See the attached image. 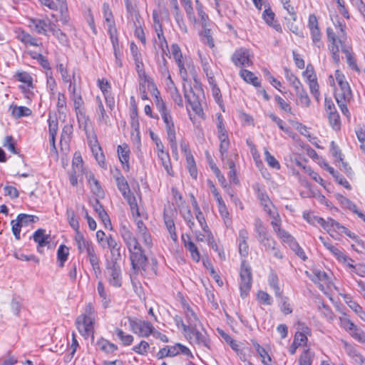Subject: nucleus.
<instances>
[{
	"instance_id": "55",
	"label": "nucleus",
	"mask_w": 365,
	"mask_h": 365,
	"mask_svg": "<svg viewBox=\"0 0 365 365\" xmlns=\"http://www.w3.org/2000/svg\"><path fill=\"white\" fill-rule=\"evenodd\" d=\"M220 140V153L222 155L225 156V153L228 151L230 145L228 133L223 134L217 136Z\"/></svg>"
},
{
	"instance_id": "31",
	"label": "nucleus",
	"mask_w": 365,
	"mask_h": 365,
	"mask_svg": "<svg viewBox=\"0 0 365 365\" xmlns=\"http://www.w3.org/2000/svg\"><path fill=\"white\" fill-rule=\"evenodd\" d=\"M158 9H154L153 11V20L154 21V14H157V16L158 17V19L160 20V22H161L163 20L169 21L170 20V16H169V11L168 9L166 8L163 0H158Z\"/></svg>"
},
{
	"instance_id": "45",
	"label": "nucleus",
	"mask_w": 365,
	"mask_h": 365,
	"mask_svg": "<svg viewBox=\"0 0 365 365\" xmlns=\"http://www.w3.org/2000/svg\"><path fill=\"white\" fill-rule=\"evenodd\" d=\"M314 354L309 349H306L299 356L298 363L299 365H312Z\"/></svg>"
},
{
	"instance_id": "32",
	"label": "nucleus",
	"mask_w": 365,
	"mask_h": 365,
	"mask_svg": "<svg viewBox=\"0 0 365 365\" xmlns=\"http://www.w3.org/2000/svg\"><path fill=\"white\" fill-rule=\"evenodd\" d=\"M9 110L11 111V115L15 118L29 116L32 113L31 110L28 107L18 106L16 105H11L9 106Z\"/></svg>"
},
{
	"instance_id": "48",
	"label": "nucleus",
	"mask_w": 365,
	"mask_h": 365,
	"mask_svg": "<svg viewBox=\"0 0 365 365\" xmlns=\"http://www.w3.org/2000/svg\"><path fill=\"white\" fill-rule=\"evenodd\" d=\"M114 333L118 337V339L120 340V341L123 346L130 345L134 340V338L132 335L125 334L120 329L116 328L114 331Z\"/></svg>"
},
{
	"instance_id": "21",
	"label": "nucleus",
	"mask_w": 365,
	"mask_h": 365,
	"mask_svg": "<svg viewBox=\"0 0 365 365\" xmlns=\"http://www.w3.org/2000/svg\"><path fill=\"white\" fill-rule=\"evenodd\" d=\"M181 238L185 247L190 252L192 259L195 262H199L200 252L195 243L191 240L190 235L182 234Z\"/></svg>"
},
{
	"instance_id": "53",
	"label": "nucleus",
	"mask_w": 365,
	"mask_h": 365,
	"mask_svg": "<svg viewBox=\"0 0 365 365\" xmlns=\"http://www.w3.org/2000/svg\"><path fill=\"white\" fill-rule=\"evenodd\" d=\"M97 345L100 349L107 353H112L118 349L117 345L110 343L104 339H100L98 341Z\"/></svg>"
},
{
	"instance_id": "60",
	"label": "nucleus",
	"mask_w": 365,
	"mask_h": 365,
	"mask_svg": "<svg viewBox=\"0 0 365 365\" xmlns=\"http://www.w3.org/2000/svg\"><path fill=\"white\" fill-rule=\"evenodd\" d=\"M342 52L346 54V61L349 66L355 71H359V68L357 66L356 62L353 54L350 52L349 48L347 46H342Z\"/></svg>"
},
{
	"instance_id": "54",
	"label": "nucleus",
	"mask_w": 365,
	"mask_h": 365,
	"mask_svg": "<svg viewBox=\"0 0 365 365\" xmlns=\"http://www.w3.org/2000/svg\"><path fill=\"white\" fill-rule=\"evenodd\" d=\"M277 236L284 242L287 244L289 246L295 241L294 237L290 235L288 232H287L285 230L282 229V227L280 229H278L277 231L275 232Z\"/></svg>"
},
{
	"instance_id": "6",
	"label": "nucleus",
	"mask_w": 365,
	"mask_h": 365,
	"mask_svg": "<svg viewBox=\"0 0 365 365\" xmlns=\"http://www.w3.org/2000/svg\"><path fill=\"white\" fill-rule=\"evenodd\" d=\"M105 274L110 285L114 287H120L122 286V271L118 262L110 261L108 262Z\"/></svg>"
},
{
	"instance_id": "56",
	"label": "nucleus",
	"mask_w": 365,
	"mask_h": 365,
	"mask_svg": "<svg viewBox=\"0 0 365 365\" xmlns=\"http://www.w3.org/2000/svg\"><path fill=\"white\" fill-rule=\"evenodd\" d=\"M150 349V344L148 341L142 340L138 344L133 346L132 350L138 354L146 356Z\"/></svg>"
},
{
	"instance_id": "10",
	"label": "nucleus",
	"mask_w": 365,
	"mask_h": 365,
	"mask_svg": "<svg viewBox=\"0 0 365 365\" xmlns=\"http://www.w3.org/2000/svg\"><path fill=\"white\" fill-rule=\"evenodd\" d=\"M345 27L346 26L344 24L339 23V24L336 26V29L339 30L337 35L331 28L329 27L327 29V38L328 41L330 43L329 46L335 45L338 49H339L340 47L341 51L342 46H346L345 45V41L346 40Z\"/></svg>"
},
{
	"instance_id": "24",
	"label": "nucleus",
	"mask_w": 365,
	"mask_h": 365,
	"mask_svg": "<svg viewBox=\"0 0 365 365\" xmlns=\"http://www.w3.org/2000/svg\"><path fill=\"white\" fill-rule=\"evenodd\" d=\"M120 234L128 249L138 243V240L133 235V232L125 225H121L120 229Z\"/></svg>"
},
{
	"instance_id": "40",
	"label": "nucleus",
	"mask_w": 365,
	"mask_h": 365,
	"mask_svg": "<svg viewBox=\"0 0 365 365\" xmlns=\"http://www.w3.org/2000/svg\"><path fill=\"white\" fill-rule=\"evenodd\" d=\"M158 157L160 160L161 164L163 166L165 170L167 172V173L170 176H173L174 173L172 168L169 154L167 152L161 153V154L158 155Z\"/></svg>"
},
{
	"instance_id": "36",
	"label": "nucleus",
	"mask_w": 365,
	"mask_h": 365,
	"mask_svg": "<svg viewBox=\"0 0 365 365\" xmlns=\"http://www.w3.org/2000/svg\"><path fill=\"white\" fill-rule=\"evenodd\" d=\"M164 222L168 232H169L171 239L176 242L178 241V235L175 230V225L171 217L164 213Z\"/></svg>"
},
{
	"instance_id": "35",
	"label": "nucleus",
	"mask_w": 365,
	"mask_h": 365,
	"mask_svg": "<svg viewBox=\"0 0 365 365\" xmlns=\"http://www.w3.org/2000/svg\"><path fill=\"white\" fill-rule=\"evenodd\" d=\"M134 61L135 70L140 81V89L141 90V87L143 86V83L148 82V79L144 69V65L142 58L138 60L136 59Z\"/></svg>"
},
{
	"instance_id": "19",
	"label": "nucleus",
	"mask_w": 365,
	"mask_h": 365,
	"mask_svg": "<svg viewBox=\"0 0 365 365\" xmlns=\"http://www.w3.org/2000/svg\"><path fill=\"white\" fill-rule=\"evenodd\" d=\"M33 239L38 244L37 251L39 253L43 252V248L48 245L51 242L50 235L46 234V230L38 229L33 234Z\"/></svg>"
},
{
	"instance_id": "23",
	"label": "nucleus",
	"mask_w": 365,
	"mask_h": 365,
	"mask_svg": "<svg viewBox=\"0 0 365 365\" xmlns=\"http://www.w3.org/2000/svg\"><path fill=\"white\" fill-rule=\"evenodd\" d=\"M107 245L110 250L111 261L118 262L121 259L120 246L112 235L106 237Z\"/></svg>"
},
{
	"instance_id": "11",
	"label": "nucleus",
	"mask_w": 365,
	"mask_h": 365,
	"mask_svg": "<svg viewBox=\"0 0 365 365\" xmlns=\"http://www.w3.org/2000/svg\"><path fill=\"white\" fill-rule=\"evenodd\" d=\"M29 26L36 33L48 36V32L53 29L54 24L47 17L44 18H29Z\"/></svg>"
},
{
	"instance_id": "64",
	"label": "nucleus",
	"mask_w": 365,
	"mask_h": 365,
	"mask_svg": "<svg viewBox=\"0 0 365 365\" xmlns=\"http://www.w3.org/2000/svg\"><path fill=\"white\" fill-rule=\"evenodd\" d=\"M348 332L356 340L361 343H365V333L356 325H354V327Z\"/></svg>"
},
{
	"instance_id": "39",
	"label": "nucleus",
	"mask_w": 365,
	"mask_h": 365,
	"mask_svg": "<svg viewBox=\"0 0 365 365\" xmlns=\"http://www.w3.org/2000/svg\"><path fill=\"white\" fill-rule=\"evenodd\" d=\"M153 96H154V102L155 103V106L158 110L160 112V115L165 113L168 112L165 103L164 101L160 96V92L156 87L153 85Z\"/></svg>"
},
{
	"instance_id": "52",
	"label": "nucleus",
	"mask_w": 365,
	"mask_h": 365,
	"mask_svg": "<svg viewBox=\"0 0 365 365\" xmlns=\"http://www.w3.org/2000/svg\"><path fill=\"white\" fill-rule=\"evenodd\" d=\"M164 54L163 53V61H162V63L160 64L159 66V71L161 73V75L166 78V79L169 81V83H168V86H169V83L170 85H173V81L171 78V76H170V72H169V69H168V61L164 57Z\"/></svg>"
},
{
	"instance_id": "26",
	"label": "nucleus",
	"mask_w": 365,
	"mask_h": 365,
	"mask_svg": "<svg viewBox=\"0 0 365 365\" xmlns=\"http://www.w3.org/2000/svg\"><path fill=\"white\" fill-rule=\"evenodd\" d=\"M319 240L322 242L324 246L338 260H344V262L348 260V256L344 254L340 250L331 245L329 241H327L325 238L320 236Z\"/></svg>"
},
{
	"instance_id": "44",
	"label": "nucleus",
	"mask_w": 365,
	"mask_h": 365,
	"mask_svg": "<svg viewBox=\"0 0 365 365\" xmlns=\"http://www.w3.org/2000/svg\"><path fill=\"white\" fill-rule=\"evenodd\" d=\"M296 95L299 99V101L301 104L305 107H309L310 106V98L304 88L303 86L298 87L297 88L294 89Z\"/></svg>"
},
{
	"instance_id": "25",
	"label": "nucleus",
	"mask_w": 365,
	"mask_h": 365,
	"mask_svg": "<svg viewBox=\"0 0 365 365\" xmlns=\"http://www.w3.org/2000/svg\"><path fill=\"white\" fill-rule=\"evenodd\" d=\"M170 357H174L179 354H182L185 356L193 358V355L190 350L185 346L180 343H177L173 346H167Z\"/></svg>"
},
{
	"instance_id": "18",
	"label": "nucleus",
	"mask_w": 365,
	"mask_h": 365,
	"mask_svg": "<svg viewBox=\"0 0 365 365\" xmlns=\"http://www.w3.org/2000/svg\"><path fill=\"white\" fill-rule=\"evenodd\" d=\"M249 239V232L245 228L239 230L237 237L238 250L240 256L246 257L249 254V245L247 240Z\"/></svg>"
},
{
	"instance_id": "57",
	"label": "nucleus",
	"mask_w": 365,
	"mask_h": 365,
	"mask_svg": "<svg viewBox=\"0 0 365 365\" xmlns=\"http://www.w3.org/2000/svg\"><path fill=\"white\" fill-rule=\"evenodd\" d=\"M17 221L23 226H27L29 223L36 222L38 220V217L34 215H26V214H19L16 217Z\"/></svg>"
},
{
	"instance_id": "41",
	"label": "nucleus",
	"mask_w": 365,
	"mask_h": 365,
	"mask_svg": "<svg viewBox=\"0 0 365 365\" xmlns=\"http://www.w3.org/2000/svg\"><path fill=\"white\" fill-rule=\"evenodd\" d=\"M268 282L270 287L274 289L275 296L281 297L282 292L279 285V279L277 274L273 272H270L268 277Z\"/></svg>"
},
{
	"instance_id": "38",
	"label": "nucleus",
	"mask_w": 365,
	"mask_h": 365,
	"mask_svg": "<svg viewBox=\"0 0 365 365\" xmlns=\"http://www.w3.org/2000/svg\"><path fill=\"white\" fill-rule=\"evenodd\" d=\"M345 302L361 320L365 322V311L358 303L352 300L351 297H345Z\"/></svg>"
},
{
	"instance_id": "17",
	"label": "nucleus",
	"mask_w": 365,
	"mask_h": 365,
	"mask_svg": "<svg viewBox=\"0 0 365 365\" xmlns=\"http://www.w3.org/2000/svg\"><path fill=\"white\" fill-rule=\"evenodd\" d=\"M185 98L193 112L200 115L202 113V108L199 97L194 93L192 88L187 91L185 88Z\"/></svg>"
},
{
	"instance_id": "29",
	"label": "nucleus",
	"mask_w": 365,
	"mask_h": 365,
	"mask_svg": "<svg viewBox=\"0 0 365 365\" xmlns=\"http://www.w3.org/2000/svg\"><path fill=\"white\" fill-rule=\"evenodd\" d=\"M262 17L265 22L273 29H274L278 32H282V29L280 24L275 20V14L270 9H267L264 11L262 14Z\"/></svg>"
},
{
	"instance_id": "12",
	"label": "nucleus",
	"mask_w": 365,
	"mask_h": 365,
	"mask_svg": "<svg viewBox=\"0 0 365 365\" xmlns=\"http://www.w3.org/2000/svg\"><path fill=\"white\" fill-rule=\"evenodd\" d=\"M153 28L157 36V38L154 39V43L158 46L159 48L162 50L163 53L168 55L167 51H168V44L164 36L162 23L160 22L156 14H154Z\"/></svg>"
},
{
	"instance_id": "34",
	"label": "nucleus",
	"mask_w": 365,
	"mask_h": 365,
	"mask_svg": "<svg viewBox=\"0 0 365 365\" xmlns=\"http://www.w3.org/2000/svg\"><path fill=\"white\" fill-rule=\"evenodd\" d=\"M240 76L247 83H250L255 87L260 86V82L258 81V78L255 76L252 72L247 69H241Z\"/></svg>"
},
{
	"instance_id": "7",
	"label": "nucleus",
	"mask_w": 365,
	"mask_h": 365,
	"mask_svg": "<svg viewBox=\"0 0 365 365\" xmlns=\"http://www.w3.org/2000/svg\"><path fill=\"white\" fill-rule=\"evenodd\" d=\"M240 281L239 283L240 295L242 298H245L252 287V277L251 268L247 265L245 261L242 262L240 268Z\"/></svg>"
},
{
	"instance_id": "61",
	"label": "nucleus",
	"mask_w": 365,
	"mask_h": 365,
	"mask_svg": "<svg viewBox=\"0 0 365 365\" xmlns=\"http://www.w3.org/2000/svg\"><path fill=\"white\" fill-rule=\"evenodd\" d=\"M171 55L173 56L177 64L184 63L182 53L178 44L173 43L171 45Z\"/></svg>"
},
{
	"instance_id": "46",
	"label": "nucleus",
	"mask_w": 365,
	"mask_h": 365,
	"mask_svg": "<svg viewBox=\"0 0 365 365\" xmlns=\"http://www.w3.org/2000/svg\"><path fill=\"white\" fill-rule=\"evenodd\" d=\"M97 291L98 295L102 299L101 302L103 303V306L105 308L108 307L110 303V299L109 296L107 294L104 284L101 281H99L98 282Z\"/></svg>"
},
{
	"instance_id": "30",
	"label": "nucleus",
	"mask_w": 365,
	"mask_h": 365,
	"mask_svg": "<svg viewBox=\"0 0 365 365\" xmlns=\"http://www.w3.org/2000/svg\"><path fill=\"white\" fill-rule=\"evenodd\" d=\"M97 108L96 113L98 115L97 120L100 123L108 125L110 123V118L106 113L103 104L100 97L96 98Z\"/></svg>"
},
{
	"instance_id": "50",
	"label": "nucleus",
	"mask_w": 365,
	"mask_h": 365,
	"mask_svg": "<svg viewBox=\"0 0 365 365\" xmlns=\"http://www.w3.org/2000/svg\"><path fill=\"white\" fill-rule=\"evenodd\" d=\"M68 255V248L64 245H61L57 250V258L58 260L60 262V267H63L64 266V263L67 260Z\"/></svg>"
},
{
	"instance_id": "49",
	"label": "nucleus",
	"mask_w": 365,
	"mask_h": 365,
	"mask_svg": "<svg viewBox=\"0 0 365 365\" xmlns=\"http://www.w3.org/2000/svg\"><path fill=\"white\" fill-rule=\"evenodd\" d=\"M284 71L285 78L294 89H296L302 85L299 79L289 68H285Z\"/></svg>"
},
{
	"instance_id": "51",
	"label": "nucleus",
	"mask_w": 365,
	"mask_h": 365,
	"mask_svg": "<svg viewBox=\"0 0 365 365\" xmlns=\"http://www.w3.org/2000/svg\"><path fill=\"white\" fill-rule=\"evenodd\" d=\"M92 152L95 156V158L99 165L102 168H106V161H105V156L101 150V148L99 145H95L92 147Z\"/></svg>"
},
{
	"instance_id": "2",
	"label": "nucleus",
	"mask_w": 365,
	"mask_h": 365,
	"mask_svg": "<svg viewBox=\"0 0 365 365\" xmlns=\"http://www.w3.org/2000/svg\"><path fill=\"white\" fill-rule=\"evenodd\" d=\"M115 181L118 189L130 205L133 215L140 217V214L136 198L131 192L128 181L122 175L115 177Z\"/></svg>"
},
{
	"instance_id": "42",
	"label": "nucleus",
	"mask_w": 365,
	"mask_h": 365,
	"mask_svg": "<svg viewBox=\"0 0 365 365\" xmlns=\"http://www.w3.org/2000/svg\"><path fill=\"white\" fill-rule=\"evenodd\" d=\"M66 217L70 226L76 231V233L81 232L79 231V222L78 219L76 217L74 210L68 207L66 210Z\"/></svg>"
},
{
	"instance_id": "8",
	"label": "nucleus",
	"mask_w": 365,
	"mask_h": 365,
	"mask_svg": "<svg viewBox=\"0 0 365 365\" xmlns=\"http://www.w3.org/2000/svg\"><path fill=\"white\" fill-rule=\"evenodd\" d=\"M128 321L130 330L138 336L147 338L153 332L154 327L148 321L132 318Z\"/></svg>"
},
{
	"instance_id": "16",
	"label": "nucleus",
	"mask_w": 365,
	"mask_h": 365,
	"mask_svg": "<svg viewBox=\"0 0 365 365\" xmlns=\"http://www.w3.org/2000/svg\"><path fill=\"white\" fill-rule=\"evenodd\" d=\"M303 218L311 225L318 224L321 225L327 232L331 234V222H333V219L328 218L327 220H325L322 217L315 216L309 212H303Z\"/></svg>"
},
{
	"instance_id": "59",
	"label": "nucleus",
	"mask_w": 365,
	"mask_h": 365,
	"mask_svg": "<svg viewBox=\"0 0 365 365\" xmlns=\"http://www.w3.org/2000/svg\"><path fill=\"white\" fill-rule=\"evenodd\" d=\"M220 158L229 168H235V163L238 159V155L237 153H232L228 155L227 151L225 153V156L220 154Z\"/></svg>"
},
{
	"instance_id": "63",
	"label": "nucleus",
	"mask_w": 365,
	"mask_h": 365,
	"mask_svg": "<svg viewBox=\"0 0 365 365\" xmlns=\"http://www.w3.org/2000/svg\"><path fill=\"white\" fill-rule=\"evenodd\" d=\"M264 160L272 168L279 170L280 164L278 160L269 152L267 149L264 150Z\"/></svg>"
},
{
	"instance_id": "62",
	"label": "nucleus",
	"mask_w": 365,
	"mask_h": 365,
	"mask_svg": "<svg viewBox=\"0 0 365 365\" xmlns=\"http://www.w3.org/2000/svg\"><path fill=\"white\" fill-rule=\"evenodd\" d=\"M103 14L106 24L112 25L115 21L113 13L110 9L109 4L106 2L103 4Z\"/></svg>"
},
{
	"instance_id": "1",
	"label": "nucleus",
	"mask_w": 365,
	"mask_h": 365,
	"mask_svg": "<svg viewBox=\"0 0 365 365\" xmlns=\"http://www.w3.org/2000/svg\"><path fill=\"white\" fill-rule=\"evenodd\" d=\"M74 243L77 247L78 253L86 255V258L88 259L96 276L98 277L101 273L100 258L93 242L86 238L81 232H78L75 234Z\"/></svg>"
},
{
	"instance_id": "37",
	"label": "nucleus",
	"mask_w": 365,
	"mask_h": 365,
	"mask_svg": "<svg viewBox=\"0 0 365 365\" xmlns=\"http://www.w3.org/2000/svg\"><path fill=\"white\" fill-rule=\"evenodd\" d=\"M87 178L92 192L97 196H103L104 194L103 190L101 188L98 180L95 178L94 175L92 173H90L87 175Z\"/></svg>"
},
{
	"instance_id": "13",
	"label": "nucleus",
	"mask_w": 365,
	"mask_h": 365,
	"mask_svg": "<svg viewBox=\"0 0 365 365\" xmlns=\"http://www.w3.org/2000/svg\"><path fill=\"white\" fill-rule=\"evenodd\" d=\"M231 61L237 67H249L252 64L250 51L245 48L236 50L232 55Z\"/></svg>"
},
{
	"instance_id": "43",
	"label": "nucleus",
	"mask_w": 365,
	"mask_h": 365,
	"mask_svg": "<svg viewBox=\"0 0 365 365\" xmlns=\"http://www.w3.org/2000/svg\"><path fill=\"white\" fill-rule=\"evenodd\" d=\"M210 61L206 58H201V64L204 72L206 74L209 83H214L215 76L210 66Z\"/></svg>"
},
{
	"instance_id": "33",
	"label": "nucleus",
	"mask_w": 365,
	"mask_h": 365,
	"mask_svg": "<svg viewBox=\"0 0 365 365\" xmlns=\"http://www.w3.org/2000/svg\"><path fill=\"white\" fill-rule=\"evenodd\" d=\"M332 232H337L340 234L344 233L346 236L351 238L352 240L356 239L357 237L356 235L349 230L346 227H344L334 220L333 222H331V235H332Z\"/></svg>"
},
{
	"instance_id": "14",
	"label": "nucleus",
	"mask_w": 365,
	"mask_h": 365,
	"mask_svg": "<svg viewBox=\"0 0 365 365\" xmlns=\"http://www.w3.org/2000/svg\"><path fill=\"white\" fill-rule=\"evenodd\" d=\"M307 27L309 29L311 38L314 45L320 48L322 46V33L319 26L317 16L314 14L309 16Z\"/></svg>"
},
{
	"instance_id": "9",
	"label": "nucleus",
	"mask_w": 365,
	"mask_h": 365,
	"mask_svg": "<svg viewBox=\"0 0 365 365\" xmlns=\"http://www.w3.org/2000/svg\"><path fill=\"white\" fill-rule=\"evenodd\" d=\"M128 250L130 252V259L133 269H144L147 263V257L139 242Z\"/></svg>"
},
{
	"instance_id": "58",
	"label": "nucleus",
	"mask_w": 365,
	"mask_h": 365,
	"mask_svg": "<svg viewBox=\"0 0 365 365\" xmlns=\"http://www.w3.org/2000/svg\"><path fill=\"white\" fill-rule=\"evenodd\" d=\"M71 170L75 172L83 173V159L79 152H76L74 153Z\"/></svg>"
},
{
	"instance_id": "47",
	"label": "nucleus",
	"mask_w": 365,
	"mask_h": 365,
	"mask_svg": "<svg viewBox=\"0 0 365 365\" xmlns=\"http://www.w3.org/2000/svg\"><path fill=\"white\" fill-rule=\"evenodd\" d=\"M76 112L78 126L81 129L87 131L88 123L89 122V118L86 115L85 110H78Z\"/></svg>"
},
{
	"instance_id": "5",
	"label": "nucleus",
	"mask_w": 365,
	"mask_h": 365,
	"mask_svg": "<svg viewBox=\"0 0 365 365\" xmlns=\"http://www.w3.org/2000/svg\"><path fill=\"white\" fill-rule=\"evenodd\" d=\"M184 334L191 344H197L207 349H211V341L205 329L203 331H200L197 329V327H195L190 328Z\"/></svg>"
},
{
	"instance_id": "27",
	"label": "nucleus",
	"mask_w": 365,
	"mask_h": 365,
	"mask_svg": "<svg viewBox=\"0 0 365 365\" xmlns=\"http://www.w3.org/2000/svg\"><path fill=\"white\" fill-rule=\"evenodd\" d=\"M183 310L189 329L197 327V324H200L197 314L188 304L184 305Z\"/></svg>"
},
{
	"instance_id": "15",
	"label": "nucleus",
	"mask_w": 365,
	"mask_h": 365,
	"mask_svg": "<svg viewBox=\"0 0 365 365\" xmlns=\"http://www.w3.org/2000/svg\"><path fill=\"white\" fill-rule=\"evenodd\" d=\"M78 331L84 336H88L93 333L94 318L80 315L76 321Z\"/></svg>"
},
{
	"instance_id": "4",
	"label": "nucleus",
	"mask_w": 365,
	"mask_h": 365,
	"mask_svg": "<svg viewBox=\"0 0 365 365\" xmlns=\"http://www.w3.org/2000/svg\"><path fill=\"white\" fill-rule=\"evenodd\" d=\"M161 117L163 118L164 123L165 124L167 138H168V140L170 143L172 153H173L174 158L176 160H178V144H177V141H176V133H175V128L174 123L173 120V118L169 111L161 114Z\"/></svg>"
},
{
	"instance_id": "28",
	"label": "nucleus",
	"mask_w": 365,
	"mask_h": 365,
	"mask_svg": "<svg viewBox=\"0 0 365 365\" xmlns=\"http://www.w3.org/2000/svg\"><path fill=\"white\" fill-rule=\"evenodd\" d=\"M18 40L24 43V44H29L33 46H41V43L40 42V39L37 38L30 34L24 31H20L17 33L16 36Z\"/></svg>"
},
{
	"instance_id": "20",
	"label": "nucleus",
	"mask_w": 365,
	"mask_h": 365,
	"mask_svg": "<svg viewBox=\"0 0 365 365\" xmlns=\"http://www.w3.org/2000/svg\"><path fill=\"white\" fill-rule=\"evenodd\" d=\"M117 153L123 168L125 171H128L130 169L129 158L130 153L128 145L125 143L119 145L117 148Z\"/></svg>"
},
{
	"instance_id": "3",
	"label": "nucleus",
	"mask_w": 365,
	"mask_h": 365,
	"mask_svg": "<svg viewBox=\"0 0 365 365\" xmlns=\"http://www.w3.org/2000/svg\"><path fill=\"white\" fill-rule=\"evenodd\" d=\"M335 78L338 88L335 90L336 101L349 102L352 99V92L344 75L339 70L335 71Z\"/></svg>"
},
{
	"instance_id": "22",
	"label": "nucleus",
	"mask_w": 365,
	"mask_h": 365,
	"mask_svg": "<svg viewBox=\"0 0 365 365\" xmlns=\"http://www.w3.org/2000/svg\"><path fill=\"white\" fill-rule=\"evenodd\" d=\"M193 205L195 207L196 219L197 220V221H198L200 225L201 226L203 232H205V236L208 239H212V234L211 231L210 230V229H209V227H208V226H207V225L206 223V221H205V217H204L202 212H201L200 207L197 205V201L195 199L193 200Z\"/></svg>"
}]
</instances>
